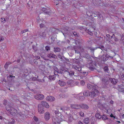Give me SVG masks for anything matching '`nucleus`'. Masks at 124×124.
Returning a JSON list of instances; mask_svg holds the SVG:
<instances>
[{
  "instance_id": "393cba45",
  "label": "nucleus",
  "mask_w": 124,
  "mask_h": 124,
  "mask_svg": "<svg viewBox=\"0 0 124 124\" xmlns=\"http://www.w3.org/2000/svg\"><path fill=\"white\" fill-rule=\"evenodd\" d=\"M47 56L48 57L50 58H56V56L55 54L51 53L48 54L47 55Z\"/></svg>"
},
{
  "instance_id": "f03ea898",
  "label": "nucleus",
  "mask_w": 124,
  "mask_h": 124,
  "mask_svg": "<svg viewBox=\"0 0 124 124\" xmlns=\"http://www.w3.org/2000/svg\"><path fill=\"white\" fill-rule=\"evenodd\" d=\"M42 10L44 12V13L46 14V15L50 16L51 14L50 11V10L48 8H43Z\"/></svg>"
},
{
  "instance_id": "7ed1b4c3",
  "label": "nucleus",
  "mask_w": 124,
  "mask_h": 124,
  "mask_svg": "<svg viewBox=\"0 0 124 124\" xmlns=\"http://www.w3.org/2000/svg\"><path fill=\"white\" fill-rule=\"evenodd\" d=\"M88 89L91 90H94L96 89L97 86L95 85H92L90 84H88L87 85Z\"/></svg>"
},
{
  "instance_id": "cd10ccee",
  "label": "nucleus",
  "mask_w": 124,
  "mask_h": 124,
  "mask_svg": "<svg viewBox=\"0 0 124 124\" xmlns=\"http://www.w3.org/2000/svg\"><path fill=\"white\" fill-rule=\"evenodd\" d=\"M93 61L92 60V59L90 60H88L87 61V63L89 64V66H93Z\"/></svg>"
},
{
  "instance_id": "4c0bfd02",
  "label": "nucleus",
  "mask_w": 124,
  "mask_h": 124,
  "mask_svg": "<svg viewBox=\"0 0 124 124\" xmlns=\"http://www.w3.org/2000/svg\"><path fill=\"white\" fill-rule=\"evenodd\" d=\"M59 110L60 109L62 110V111H64L65 110V106H63L62 107H59L58 108Z\"/></svg>"
},
{
  "instance_id": "8fccbe9b",
  "label": "nucleus",
  "mask_w": 124,
  "mask_h": 124,
  "mask_svg": "<svg viewBox=\"0 0 124 124\" xmlns=\"http://www.w3.org/2000/svg\"><path fill=\"white\" fill-rule=\"evenodd\" d=\"M61 18L64 21L66 20V17H65V16L64 15H62L61 16Z\"/></svg>"
},
{
  "instance_id": "bf43d9fd",
  "label": "nucleus",
  "mask_w": 124,
  "mask_h": 124,
  "mask_svg": "<svg viewBox=\"0 0 124 124\" xmlns=\"http://www.w3.org/2000/svg\"><path fill=\"white\" fill-rule=\"evenodd\" d=\"M54 71H59V70L56 67H54Z\"/></svg>"
},
{
  "instance_id": "f257e3e1",
  "label": "nucleus",
  "mask_w": 124,
  "mask_h": 124,
  "mask_svg": "<svg viewBox=\"0 0 124 124\" xmlns=\"http://www.w3.org/2000/svg\"><path fill=\"white\" fill-rule=\"evenodd\" d=\"M90 95L92 97H96L99 94V91L96 89L93 90V91L90 92Z\"/></svg>"
},
{
  "instance_id": "3c124183",
  "label": "nucleus",
  "mask_w": 124,
  "mask_h": 124,
  "mask_svg": "<svg viewBox=\"0 0 124 124\" xmlns=\"http://www.w3.org/2000/svg\"><path fill=\"white\" fill-rule=\"evenodd\" d=\"M120 88L122 89V92H124V86L121 85L120 87Z\"/></svg>"
},
{
  "instance_id": "c85d7f7f",
  "label": "nucleus",
  "mask_w": 124,
  "mask_h": 124,
  "mask_svg": "<svg viewBox=\"0 0 124 124\" xmlns=\"http://www.w3.org/2000/svg\"><path fill=\"white\" fill-rule=\"evenodd\" d=\"M49 78L51 80H54L55 78V76L54 75L50 76Z\"/></svg>"
},
{
  "instance_id": "69168bd1",
  "label": "nucleus",
  "mask_w": 124,
  "mask_h": 124,
  "mask_svg": "<svg viewBox=\"0 0 124 124\" xmlns=\"http://www.w3.org/2000/svg\"><path fill=\"white\" fill-rule=\"evenodd\" d=\"M100 114H96L95 115V116L96 118H98L100 116Z\"/></svg>"
},
{
  "instance_id": "bb28decb",
  "label": "nucleus",
  "mask_w": 124,
  "mask_h": 124,
  "mask_svg": "<svg viewBox=\"0 0 124 124\" xmlns=\"http://www.w3.org/2000/svg\"><path fill=\"white\" fill-rule=\"evenodd\" d=\"M90 93L88 91H84L83 93L84 95L85 96H87L90 95Z\"/></svg>"
},
{
  "instance_id": "e433bc0d",
  "label": "nucleus",
  "mask_w": 124,
  "mask_h": 124,
  "mask_svg": "<svg viewBox=\"0 0 124 124\" xmlns=\"http://www.w3.org/2000/svg\"><path fill=\"white\" fill-rule=\"evenodd\" d=\"M16 116H21L22 117L23 116V115L21 113H17L16 112Z\"/></svg>"
},
{
  "instance_id": "9b49d317",
  "label": "nucleus",
  "mask_w": 124,
  "mask_h": 124,
  "mask_svg": "<svg viewBox=\"0 0 124 124\" xmlns=\"http://www.w3.org/2000/svg\"><path fill=\"white\" fill-rule=\"evenodd\" d=\"M17 110H16L13 108H12V109L9 112L10 114L13 116H16V113Z\"/></svg>"
},
{
  "instance_id": "5701e85b",
  "label": "nucleus",
  "mask_w": 124,
  "mask_h": 124,
  "mask_svg": "<svg viewBox=\"0 0 124 124\" xmlns=\"http://www.w3.org/2000/svg\"><path fill=\"white\" fill-rule=\"evenodd\" d=\"M24 96L27 99H30L31 98V95L29 93H25Z\"/></svg>"
},
{
  "instance_id": "412c9836",
  "label": "nucleus",
  "mask_w": 124,
  "mask_h": 124,
  "mask_svg": "<svg viewBox=\"0 0 124 124\" xmlns=\"http://www.w3.org/2000/svg\"><path fill=\"white\" fill-rule=\"evenodd\" d=\"M66 70L64 68H60L59 70V73L63 74L64 73V74L66 72H67Z\"/></svg>"
},
{
  "instance_id": "423d86ee",
  "label": "nucleus",
  "mask_w": 124,
  "mask_h": 124,
  "mask_svg": "<svg viewBox=\"0 0 124 124\" xmlns=\"http://www.w3.org/2000/svg\"><path fill=\"white\" fill-rule=\"evenodd\" d=\"M34 98L37 100H42L44 98V95L42 94H36L34 96Z\"/></svg>"
},
{
  "instance_id": "de8ad7c7",
  "label": "nucleus",
  "mask_w": 124,
  "mask_h": 124,
  "mask_svg": "<svg viewBox=\"0 0 124 124\" xmlns=\"http://www.w3.org/2000/svg\"><path fill=\"white\" fill-rule=\"evenodd\" d=\"M28 31V30L27 29H25L23 31H22L21 32V33L22 34H23L25 32H26Z\"/></svg>"
},
{
  "instance_id": "f8f14e48",
  "label": "nucleus",
  "mask_w": 124,
  "mask_h": 124,
  "mask_svg": "<svg viewBox=\"0 0 124 124\" xmlns=\"http://www.w3.org/2000/svg\"><path fill=\"white\" fill-rule=\"evenodd\" d=\"M70 107L72 109H79L80 108V104H71Z\"/></svg>"
},
{
  "instance_id": "09e8293b",
  "label": "nucleus",
  "mask_w": 124,
  "mask_h": 124,
  "mask_svg": "<svg viewBox=\"0 0 124 124\" xmlns=\"http://www.w3.org/2000/svg\"><path fill=\"white\" fill-rule=\"evenodd\" d=\"M103 69L104 71L106 72H107L108 70V68L106 66L105 67L103 68Z\"/></svg>"
},
{
  "instance_id": "6e6552de",
  "label": "nucleus",
  "mask_w": 124,
  "mask_h": 124,
  "mask_svg": "<svg viewBox=\"0 0 124 124\" xmlns=\"http://www.w3.org/2000/svg\"><path fill=\"white\" fill-rule=\"evenodd\" d=\"M51 117V115L48 112H47L45 113L44 115V117L46 120H49Z\"/></svg>"
},
{
  "instance_id": "4be33fe9",
  "label": "nucleus",
  "mask_w": 124,
  "mask_h": 124,
  "mask_svg": "<svg viewBox=\"0 0 124 124\" xmlns=\"http://www.w3.org/2000/svg\"><path fill=\"white\" fill-rule=\"evenodd\" d=\"M85 56L86 58L88 60H90L91 59V57L93 58L94 59H98V58L95 57L93 56H90L89 54H86L85 55Z\"/></svg>"
},
{
  "instance_id": "7c9ffc66",
  "label": "nucleus",
  "mask_w": 124,
  "mask_h": 124,
  "mask_svg": "<svg viewBox=\"0 0 124 124\" xmlns=\"http://www.w3.org/2000/svg\"><path fill=\"white\" fill-rule=\"evenodd\" d=\"M12 121L10 122H8H8H5V124H14V123H15V120L14 119H12Z\"/></svg>"
},
{
  "instance_id": "c9c22d12",
  "label": "nucleus",
  "mask_w": 124,
  "mask_h": 124,
  "mask_svg": "<svg viewBox=\"0 0 124 124\" xmlns=\"http://www.w3.org/2000/svg\"><path fill=\"white\" fill-rule=\"evenodd\" d=\"M82 73V75L83 76L85 77L88 74V72H84L82 73Z\"/></svg>"
},
{
  "instance_id": "f704fd0d",
  "label": "nucleus",
  "mask_w": 124,
  "mask_h": 124,
  "mask_svg": "<svg viewBox=\"0 0 124 124\" xmlns=\"http://www.w3.org/2000/svg\"><path fill=\"white\" fill-rule=\"evenodd\" d=\"M69 29V28L67 27H65L64 28L63 30L65 31V32L66 33H67V34H68V30Z\"/></svg>"
},
{
  "instance_id": "052dcab7",
  "label": "nucleus",
  "mask_w": 124,
  "mask_h": 124,
  "mask_svg": "<svg viewBox=\"0 0 124 124\" xmlns=\"http://www.w3.org/2000/svg\"><path fill=\"white\" fill-rule=\"evenodd\" d=\"M33 119H34V120L36 122H37L38 121V119L37 117H36L35 116H34V117Z\"/></svg>"
},
{
  "instance_id": "dca6fc26",
  "label": "nucleus",
  "mask_w": 124,
  "mask_h": 124,
  "mask_svg": "<svg viewBox=\"0 0 124 124\" xmlns=\"http://www.w3.org/2000/svg\"><path fill=\"white\" fill-rule=\"evenodd\" d=\"M46 99L47 100L50 101H54L55 100V98L51 96L47 97L46 98Z\"/></svg>"
},
{
  "instance_id": "aec40b11",
  "label": "nucleus",
  "mask_w": 124,
  "mask_h": 124,
  "mask_svg": "<svg viewBox=\"0 0 124 124\" xmlns=\"http://www.w3.org/2000/svg\"><path fill=\"white\" fill-rule=\"evenodd\" d=\"M52 121L54 124H56V123H58L59 122V118L57 117H53L52 118Z\"/></svg>"
},
{
  "instance_id": "473e14b6",
  "label": "nucleus",
  "mask_w": 124,
  "mask_h": 124,
  "mask_svg": "<svg viewBox=\"0 0 124 124\" xmlns=\"http://www.w3.org/2000/svg\"><path fill=\"white\" fill-rule=\"evenodd\" d=\"M85 124H88L89 122V118L88 117L85 118L83 120Z\"/></svg>"
},
{
  "instance_id": "6ab92c4d",
  "label": "nucleus",
  "mask_w": 124,
  "mask_h": 124,
  "mask_svg": "<svg viewBox=\"0 0 124 124\" xmlns=\"http://www.w3.org/2000/svg\"><path fill=\"white\" fill-rule=\"evenodd\" d=\"M68 84L71 86H73L75 85V82L72 80H70L67 82Z\"/></svg>"
},
{
  "instance_id": "20e7f679",
  "label": "nucleus",
  "mask_w": 124,
  "mask_h": 124,
  "mask_svg": "<svg viewBox=\"0 0 124 124\" xmlns=\"http://www.w3.org/2000/svg\"><path fill=\"white\" fill-rule=\"evenodd\" d=\"M97 48V47H95L94 48L92 47H87V49L90 51V52L91 54L93 55H94V51Z\"/></svg>"
},
{
  "instance_id": "1a4fd4ad",
  "label": "nucleus",
  "mask_w": 124,
  "mask_h": 124,
  "mask_svg": "<svg viewBox=\"0 0 124 124\" xmlns=\"http://www.w3.org/2000/svg\"><path fill=\"white\" fill-rule=\"evenodd\" d=\"M39 105H41V106L42 107H44L48 108L49 107V106L48 104L45 101H42L40 104H39Z\"/></svg>"
},
{
  "instance_id": "b1692460",
  "label": "nucleus",
  "mask_w": 124,
  "mask_h": 124,
  "mask_svg": "<svg viewBox=\"0 0 124 124\" xmlns=\"http://www.w3.org/2000/svg\"><path fill=\"white\" fill-rule=\"evenodd\" d=\"M73 33V34L75 36V37H77L78 38H77L80 39L81 40H82L81 36L79 35L78 33H77V32H74Z\"/></svg>"
},
{
  "instance_id": "9d476101",
  "label": "nucleus",
  "mask_w": 124,
  "mask_h": 124,
  "mask_svg": "<svg viewBox=\"0 0 124 124\" xmlns=\"http://www.w3.org/2000/svg\"><path fill=\"white\" fill-rule=\"evenodd\" d=\"M46 36V33L45 32L41 31L39 34V36L42 39H45Z\"/></svg>"
},
{
  "instance_id": "a878e982",
  "label": "nucleus",
  "mask_w": 124,
  "mask_h": 124,
  "mask_svg": "<svg viewBox=\"0 0 124 124\" xmlns=\"http://www.w3.org/2000/svg\"><path fill=\"white\" fill-rule=\"evenodd\" d=\"M59 84L61 86H64L66 84V83L62 81H60V80L59 82Z\"/></svg>"
},
{
  "instance_id": "a211bd4d",
  "label": "nucleus",
  "mask_w": 124,
  "mask_h": 124,
  "mask_svg": "<svg viewBox=\"0 0 124 124\" xmlns=\"http://www.w3.org/2000/svg\"><path fill=\"white\" fill-rule=\"evenodd\" d=\"M109 80L111 82V83L113 85H115L117 83L116 79L114 78H109Z\"/></svg>"
},
{
  "instance_id": "603ef678",
  "label": "nucleus",
  "mask_w": 124,
  "mask_h": 124,
  "mask_svg": "<svg viewBox=\"0 0 124 124\" xmlns=\"http://www.w3.org/2000/svg\"><path fill=\"white\" fill-rule=\"evenodd\" d=\"M58 73H59V71H54V75H55H55H57L58 77L59 76V75H58Z\"/></svg>"
},
{
  "instance_id": "e2e57ef3",
  "label": "nucleus",
  "mask_w": 124,
  "mask_h": 124,
  "mask_svg": "<svg viewBox=\"0 0 124 124\" xmlns=\"http://www.w3.org/2000/svg\"><path fill=\"white\" fill-rule=\"evenodd\" d=\"M75 53H77V54H79L80 56H81V54L79 51L77 50H75Z\"/></svg>"
},
{
  "instance_id": "37998d69",
  "label": "nucleus",
  "mask_w": 124,
  "mask_h": 124,
  "mask_svg": "<svg viewBox=\"0 0 124 124\" xmlns=\"http://www.w3.org/2000/svg\"><path fill=\"white\" fill-rule=\"evenodd\" d=\"M97 48H100L102 50H105V47L103 46H99L98 47H97Z\"/></svg>"
},
{
  "instance_id": "39448f33",
  "label": "nucleus",
  "mask_w": 124,
  "mask_h": 124,
  "mask_svg": "<svg viewBox=\"0 0 124 124\" xmlns=\"http://www.w3.org/2000/svg\"><path fill=\"white\" fill-rule=\"evenodd\" d=\"M74 74V71L72 70H68V71H67L64 74L65 76H66L67 75V76H70V77H72Z\"/></svg>"
},
{
  "instance_id": "c03bdc74",
  "label": "nucleus",
  "mask_w": 124,
  "mask_h": 124,
  "mask_svg": "<svg viewBox=\"0 0 124 124\" xmlns=\"http://www.w3.org/2000/svg\"><path fill=\"white\" fill-rule=\"evenodd\" d=\"M79 50L82 52H83L84 51V49L83 47L79 46L78 47Z\"/></svg>"
},
{
  "instance_id": "13d9d810",
  "label": "nucleus",
  "mask_w": 124,
  "mask_h": 124,
  "mask_svg": "<svg viewBox=\"0 0 124 124\" xmlns=\"http://www.w3.org/2000/svg\"><path fill=\"white\" fill-rule=\"evenodd\" d=\"M80 84L82 85H84L85 84V82L83 80H82L80 82Z\"/></svg>"
},
{
  "instance_id": "6e6d98bb",
  "label": "nucleus",
  "mask_w": 124,
  "mask_h": 124,
  "mask_svg": "<svg viewBox=\"0 0 124 124\" xmlns=\"http://www.w3.org/2000/svg\"><path fill=\"white\" fill-rule=\"evenodd\" d=\"M45 49L47 51L49 50H50V47L48 46H46Z\"/></svg>"
},
{
  "instance_id": "5fc2aeb1",
  "label": "nucleus",
  "mask_w": 124,
  "mask_h": 124,
  "mask_svg": "<svg viewBox=\"0 0 124 124\" xmlns=\"http://www.w3.org/2000/svg\"><path fill=\"white\" fill-rule=\"evenodd\" d=\"M1 22L3 23H4L5 22V18H1Z\"/></svg>"
},
{
  "instance_id": "a19ab883",
  "label": "nucleus",
  "mask_w": 124,
  "mask_h": 124,
  "mask_svg": "<svg viewBox=\"0 0 124 124\" xmlns=\"http://www.w3.org/2000/svg\"><path fill=\"white\" fill-rule=\"evenodd\" d=\"M88 65H87V66H88ZM92 66H89L88 67L89 68V69L91 70H93L94 69V68L92 67Z\"/></svg>"
},
{
  "instance_id": "a18cd8bd",
  "label": "nucleus",
  "mask_w": 124,
  "mask_h": 124,
  "mask_svg": "<svg viewBox=\"0 0 124 124\" xmlns=\"http://www.w3.org/2000/svg\"><path fill=\"white\" fill-rule=\"evenodd\" d=\"M79 114L81 116L83 117L84 116V113L82 111H80L79 112Z\"/></svg>"
},
{
  "instance_id": "72a5a7b5",
  "label": "nucleus",
  "mask_w": 124,
  "mask_h": 124,
  "mask_svg": "<svg viewBox=\"0 0 124 124\" xmlns=\"http://www.w3.org/2000/svg\"><path fill=\"white\" fill-rule=\"evenodd\" d=\"M59 47H54V51L55 52H59L61 51Z\"/></svg>"
},
{
  "instance_id": "f3484780",
  "label": "nucleus",
  "mask_w": 124,
  "mask_h": 124,
  "mask_svg": "<svg viewBox=\"0 0 124 124\" xmlns=\"http://www.w3.org/2000/svg\"><path fill=\"white\" fill-rule=\"evenodd\" d=\"M108 56L106 55H103L101 56V58L100 59L101 61L104 62L105 61H106L108 59Z\"/></svg>"
},
{
  "instance_id": "4d7b16f0",
  "label": "nucleus",
  "mask_w": 124,
  "mask_h": 124,
  "mask_svg": "<svg viewBox=\"0 0 124 124\" xmlns=\"http://www.w3.org/2000/svg\"><path fill=\"white\" fill-rule=\"evenodd\" d=\"M7 100H4L3 101V103L5 105H6L7 103Z\"/></svg>"
},
{
  "instance_id": "79ce46f5",
  "label": "nucleus",
  "mask_w": 124,
  "mask_h": 124,
  "mask_svg": "<svg viewBox=\"0 0 124 124\" xmlns=\"http://www.w3.org/2000/svg\"><path fill=\"white\" fill-rule=\"evenodd\" d=\"M75 69L79 71H81L82 69L80 67H75Z\"/></svg>"
},
{
  "instance_id": "0e129e2a",
  "label": "nucleus",
  "mask_w": 124,
  "mask_h": 124,
  "mask_svg": "<svg viewBox=\"0 0 124 124\" xmlns=\"http://www.w3.org/2000/svg\"><path fill=\"white\" fill-rule=\"evenodd\" d=\"M39 26L41 28H43L45 26L44 24L43 23H41L40 24Z\"/></svg>"
},
{
  "instance_id": "ea45409f",
  "label": "nucleus",
  "mask_w": 124,
  "mask_h": 124,
  "mask_svg": "<svg viewBox=\"0 0 124 124\" xmlns=\"http://www.w3.org/2000/svg\"><path fill=\"white\" fill-rule=\"evenodd\" d=\"M54 112L55 114L58 116H59V115H61V113L57 111H55Z\"/></svg>"
},
{
  "instance_id": "2f4dec72",
  "label": "nucleus",
  "mask_w": 124,
  "mask_h": 124,
  "mask_svg": "<svg viewBox=\"0 0 124 124\" xmlns=\"http://www.w3.org/2000/svg\"><path fill=\"white\" fill-rule=\"evenodd\" d=\"M12 108H13L9 105H7L6 107V108L8 112H9L12 109Z\"/></svg>"
},
{
  "instance_id": "774afa93",
  "label": "nucleus",
  "mask_w": 124,
  "mask_h": 124,
  "mask_svg": "<svg viewBox=\"0 0 124 124\" xmlns=\"http://www.w3.org/2000/svg\"><path fill=\"white\" fill-rule=\"evenodd\" d=\"M121 78L122 79L124 80V74H122L121 76Z\"/></svg>"
},
{
  "instance_id": "49530a36",
  "label": "nucleus",
  "mask_w": 124,
  "mask_h": 124,
  "mask_svg": "<svg viewBox=\"0 0 124 124\" xmlns=\"http://www.w3.org/2000/svg\"><path fill=\"white\" fill-rule=\"evenodd\" d=\"M121 40L124 43V34H123L121 36Z\"/></svg>"
},
{
  "instance_id": "c756f323",
  "label": "nucleus",
  "mask_w": 124,
  "mask_h": 124,
  "mask_svg": "<svg viewBox=\"0 0 124 124\" xmlns=\"http://www.w3.org/2000/svg\"><path fill=\"white\" fill-rule=\"evenodd\" d=\"M68 121L69 123H70L72 122L73 119H74V120L75 119L74 118H73V117L72 116H69L68 117Z\"/></svg>"
},
{
  "instance_id": "338daca9",
  "label": "nucleus",
  "mask_w": 124,
  "mask_h": 124,
  "mask_svg": "<svg viewBox=\"0 0 124 124\" xmlns=\"http://www.w3.org/2000/svg\"><path fill=\"white\" fill-rule=\"evenodd\" d=\"M58 56L59 58L62 60V57L61 55L60 54H58Z\"/></svg>"
},
{
  "instance_id": "2eb2a0df",
  "label": "nucleus",
  "mask_w": 124,
  "mask_h": 124,
  "mask_svg": "<svg viewBox=\"0 0 124 124\" xmlns=\"http://www.w3.org/2000/svg\"><path fill=\"white\" fill-rule=\"evenodd\" d=\"M73 40L74 41L76 45H79L81 43V39L78 38H76L75 39H73Z\"/></svg>"
},
{
  "instance_id": "58836bf2",
  "label": "nucleus",
  "mask_w": 124,
  "mask_h": 124,
  "mask_svg": "<svg viewBox=\"0 0 124 124\" xmlns=\"http://www.w3.org/2000/svg\"><path fill=\"white\" fill-rule=\"evenodd\" d=\"M102 119L103 120H105L108 119L107 117L105 115L102 116Z\"/></svg>"
},
{
  "instance_id": "4468645a",
  "label": "nucleus",
  "mask_w": 124,
  "mask_h": 124,
  "mask_svg": "<svg viewBox=\"0 0 124 124\" xmlns=\"http://www.w3.org/2000/svg\"><path fill=\"white\" fill-rule=\"evenodd\" d=\"M102 83L106 85H107L108 84V80L106 78H102L101 79Z\"/></svg>"
},
{
  "instance_id": "0eeeda50",
  "label": "nucleus",
  "mask_w": 124,
  "mask_h": 124,
  "mask_svg": "<svg viewBox=\"0 0 124 124\" xmlns=\"http://www.w3.org/2000/svg\"><path fill=\"white\" fill-rule=\"evenodd\" d=\"M44 108L41 106V105H38V112L40 114L43 113L44 112Z\"/></svg>"
},
{
  "instance_id": "ddd939ff",
  "label": "nucleus",
  "mask_w": 124,
  "mask_h": 124,
  "mask_svg": "<svg viewBox=\"0 0 124 124\" xmlns=\"http://www.w3.org/2000/svg\"><path fill=\"white\" fill-rule=\"evenodd\" d=\"M85 109H88L89 108V106L86 104H80V108Z\"/></svg>"
},
{
  "instance_id": "864d4df0",
  "label": "nucleus",
  "mask_w": 124,
  "mask_h": 124,
  "mask_svg": "<svg viewBox=\"0 0 124 124\" xmlns=\"http://www.w3.org/2000/svg\"><path fill=\"white\" fill-rule=\"evenodd\" d=\"M32 48L33 49V50L35 51H37V49L36 47L34 46H32Z\"/></svg>"
},
{
  "instance_id": "680f3d73",
  "label": "nucleus",
  "mask_w": 124,
  "mask_h": 124,
  "mask_svg": "<svg viewBox=\"0 0 124 124\" xmlns=\"http://www.w3.org/2000/svg\"><path fill=\"white\" fill-rule=\"evenodd\" d=\"M79 75V73L77 72V71H76V73H74V76H78Z\"/></svg>"
}]
</instances>
